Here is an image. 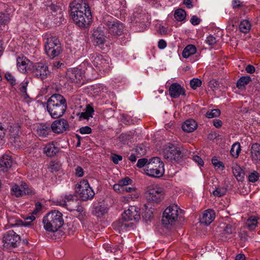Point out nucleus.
<instances>
[{
  "label": "nucleus",
  "instance_id": "864d4df0",
  "mask_svg": "<svg viewBox=\"0 0 260 260\" xmlns=\"http://www.w3.org/2000/svg\"><path fill=\"white\" fill-rule=\"evenodd\" d=\"M56 16H51L50 15V20L51 21V26L52 27H56L57 26H59L61 23L62 21H63V18L61 20H59L58 22H56Z\"/></svg>",
  "mask_w": 260,
  "mask_h": 260
},
{
  "label": "nucleus",
  "instance_id": "1a4fd4ad",
  "mask_svg": "<svg viewBox=\"0 0 260 260\" xmlns=\"http://www.w3.org/2000/svg\"><path fill=\"white\" fill-rule=\"evenodd\" d=\"M21 241L19 235L14 231L10 230L3 236V241L4 246L7 248H15Z\"/></svg>",
  "mask_w": 260,
  "mask_h": 260
},
{
  "label": "nucleus",
  "instance_id": "37998d69",
  "mask_svg": "<svg viewBox=\"0 0 260 260\" xmlns=\"http://www.w3.org/2000/svg\"><path fill=\"white\" fill-rule=\"evenodd\" d=\"M94 212L96 216L100 217L107 212V209L104 206L99 205L95 207Z\"/></svg>",
  "mask_w": 260,
  "mask_h": 260
},
{
  "label": "nucleus",
  "instance_id": "dca6fc26",
  "mask_svg": "<svg viewBox=\"0 0 260 260\" xmlns=\"http://www.w3.org/2000/svg\"><path fill=\"white\" fill-rule=\"evenodd\" d=\"M52 131L56 134H61L69 129V124L68 121L64 119L61 118L55 120L51 124Z\"/></svg>",
  "mask_w": 260,
  "mask_h": 260
},
{
  "label": "nucleus",
  "instance_id": "4468645a",
  "mask_svg": "<svg viewBox=\"0 0 260 260\" xmlns=\"http://www.w3.org/2000/svg\"><path fill=\"white\" fill-rule=\"evenodd\" d=\"M105 3L106 9L111 14L120 11L126 5L125 0H105Z\"/></svg>",
  "mask_w": 260,
  "mask_h": 260
},
{
  "label": "nucleus",
  "instance_id": "338daca9",
  "mask_svg": "<svg viewBox=\"0 0 260 260\" xmlns=\"http://www.w3.org/2000/svg\"><path fill=\"white\" fill-rule=\"evenodd\" d=\"M122 157L121 155H117L116 154H113L112 155V160L115 164H118L120 160H121Z\"/></svg>",
  "mask_w": 260,
  "mask_h": 260
},
{
  "label": "nucleus",
  "instance_id": "a18cd8bd",
  "mask_svg": "<svg viewBox=\"0 0 260 260\" xmlns=\"http://www.w3.org/2000/svg\"><path fill=\"white\" fill-rule=\"evenodd\" d=\"M232 169L233 174L237 179L242 178L244 173L241 168L239 166L236 165L233 167Z\"/></svg>",
  "mask_w": 260,
  "mask_h": 260
},
{
  "label": "nucleus",
  "instance_id": "ddd939ff",
  "mask_svg": "<svg viewBox=\"0 0 260 260\" xmlns=\"http://www.w3.org/2000/svg\"><path fill=\"white\" fill-rule=\"evenodd\" d=\"M61 204L66 206L69 211L73 212L75 215L78 217H82L85 214L84 208L80 205V202L77 198L72 200L71 202L62 203Z\"/></svg>",
  "mask_w": 260,
  "mask_h": 260
},
{
  "label": "nucleus",
  "instance_id": "2eb2a0df",
  "mask_svg": "<svg viewBox=\"0 0 260 260\" xmlns=\"http://www.w3.org/2000/svg\"><path fill=\"white\" fill-rule=\"evenodd\" d=\"M113 228L118 231L119 233L127 232L133 230L135 228V224L128 220H125L122 216V218L118 220L113 223Z\"/></svg>",
  "mask_w": 260,
  "mask_h": 260
},
{
  "label": "nucleus",
  "instance_id": "f257e3e1",
  "mask_svg": "<svg viewBox=\"0 0 260 260\" xmlns=\"http://www.w3.org/2000/svg\"><path fill=\"white\" fill-rule=\"evenodd\" d=\"M71 16L76 24L84 27L88 24L91 14L85 0H74L70 3Z\"/></svg>",
  "mask_w": 260,
  "mask_h": 260
},
{
  "label": "nucleus",
  "instance_id": "7ed1b4c3",
  "mask_svg": "<svg viewBox=\"0 0 260 260\" xmlns=\"http://www.w3.org/2000/svg\"><path fill=\"white\" fill-rule=\"evenodd\" d=\"M179 211H181V209L177 205L167 207L163 213L162 223L166 226L174 224L178 219Z\"/></svg>",
  "mask_w": 260,
  "mask_h": 260
},
{
  "label": "nucleus",
  "instance_id": "7c9ffc66",
  "mask_svg": "<svg viewBox=\"0 0 260 260\" xmlns=\"http://www.w3.org/2000/svg\"><path fill=\"white\" fill-rule=\"evenodd\" d=\"M196 48L193 45H187L183 50L182 55L184 58H187L196 52Z\"/></svg>",
  "mask_w": 260,
  "mask_h": 260
},
{
  "label": "nucleus",
  "instance_id": "c9c22d12",
  "mask_svg": "<svg viewBox=\"0 0 260 260\" xmlns=\"http://www.w3.org/2000/svg\"><path fill=\"white\" fill-rule=\"evenodd\" d=\"M251 78L248 76H242L238 79L237 82V87L239 89H241L242 87H245L251 81Z\"/></svg>",
  "mask_w": 260,
  "mask_h": 260
},
{
  "label": "nucleus",
  "instance_id": "8fccbe9b",
  "mask_svg": "<svg viewBox=\"0 0 260 260\" xmlns=\"http://www.w3.org/2000/svg\"><path fill=\"white\" fill-rule=\"evenodd\" d=\"M21 186L24 194H32L34 193V191L31 188H29L25 183L21 184Z\"/></svg>",
  "mask_w": 260,
  "mask_h": 260
},
{
  "label": "nucleus",
  "instance_id": "0eeeda50",
  "mask_svg": "<svg viewBox=\"0 0 260 260\" xmlns=\"http://www.w3.org/2000/svg\"><path fill=\"white\" fill-rule=\"evenodd\" d=\"M51 220L50 221V233L57 232L63 224L64 221L62 213L58 210L50 212Z\"/></svg>",
  "mask_w": 260,
  "mask_h": 260
},
{
  "label": "nucleus",
  "instance_id": "f8f14e48",
  "mask_svg": "<svg viewBox=\"0 0 260 260\" xmlns=\"http://www.w3.org/2000/svg\"><path fill=\"white\" fill-rule=\"evenodd\" d=\"M34 75L42 81L47 79L49 73L48 67L47 63L42 62H37L32 66Z\"/></svg>",
  "mask_w": 260,
  "mask_h": 260
},
{
  "label": "nucleus",
  "instance_id": "680f3d73",
  "mask_svg": "<svg viewBox=\"0 0 260 260\" xmlns=\"http://www.w3.org/2000/svg\"><path fill=\"white\" fill-rule=\"evenodd\" d=\"M49 213H47L44 217L43 219V223L44 224V228L46 231H49V219L48 216Z\"/></svg>",
  "mask_w": 260,
  "mask_h": 260
},
{
  "label": "nucleus",
  "instance_id": "6e6552de",
  "mask_svg": "<svg viewBox=\"0 0 260 260\" xmlns=\"http://www.w3.org/2000/svg\"><path fill=\"white\" fill-rule=\"evenodd\" d=\"M145 196L149 202L158 203L163 200L164 192L161 188L150 186L146 192Z\"/></svg>",
  "mask_w": 260,
  "mask_h": 260
},
{
  "label": "nucleus",
  "instance_id": "bb28decb",
  "mask_svg": "<svg viewBox=\"0 0 260 260\" xmlns=\"http://www.w3.org/2000/svg\"><path fill=\"white\" fill-rule=\"evenodd\" d=\"M66 104V99L59 94H53L50 97V110L51 106H57L59 104Z\"/></svg>",
  "mask_w": 260,
  "mask_h": 260
},
{
  "label": "nucleus",
  "instance_id": "c03bdc74",
  "mask_svg": "<svg viewBox=\"0 0 260 260\" xmlns=\"http://www.w3.org/2000/svg\"><path fill=\"white\" fill-rule=\"evenodd\" d=\"M12 193L17 197H19L23 195L22 188L18 185L15 184L11 188Z\"/></svg>",
  "mask_w": 260,
  "mask_h": 260
},
{
  "label": "nucleus",
  "instance_id": "3c124183",
  "mask_svg": "<svg viewBox=\"0 0 260 260\" xmlns=\"http://www.w3.org/2000/svg\"><path fill=\"white\" fill-rule=\"evenodd\" d=\"M259 177V174L256 171L251 173L248 176L249 181L251 182H255L257 181Z\"/></svg>",
  "mask_w": 260,
  "mask_h": 260
},
{
  "label": "nucleus",
  "instance_id": "2f4dec72",
  "mask_svg": "<svg viewBox=\"0 0 260 260\" xmlns=\"http://www.w3.org/2000/svg\"><path fill=\"white\" fill-rule=\"evenodd\" d=\"M223 229V233L225 234H232L235 232L236 225L234 223H223L221 227Z\"/></svg>",
  "mask_w": 260,
  "mask_h": 260
},
{
  "label": "nucleus",
  "instance_id": "6ab92c4d",
  "mask_svg": "<svg viewBox=\"0 0 260 260\" xmlns=\"http://www.w3.org/2000/svg\"><path fill=\"white\" fill-rule=\"evenodd\" d=\"M84 74L81 69L74 68L68 71L67 76L72 82H78L84 76Z\"/></svg>",
  "mask_w": 260,
  "mask_h": 260
},
{
  "label": "nucleus",
  "instance_id": "aec40b11",
  "mask_svg": "<svg viewBox=\"0 0 260 260\" xmlns=\"http://www.w3.org/2000/svg\"><path fill=\"white\" fill-rule=\"evenodd\" d=\"M67 109L66 104H59L57 106H51L50 110V115L53 118H58L62 116Z\"/></svg>",
  "mask_w": 260,
  "mask_h": 260
},
{
  "label": "nucleus",
  "instance_id": "9d476101",
  "mask_svg": "<svg viewBox=\"0 0 260 260\" xmlns=\"http://www.w3.org/2000/svg\"><path fill=\"white\" fill-rule=\"evenodd\" d=\"M91 41L100 48H103L106 42L104 31L100 27L94 28L92 31Z\"/></svg>",
  "mask_w": 260,
  "mask_h": 260
},
{
  "label": "nucleus",
  "instance_id": "774afa93",
  "mask_svg": "<svg viewBox=\"0 0 260 260\" xmlns=\"http://www.w3.org/2000/svg\"><path fill=\"white\" fill-rule=\"evenodd\" d=\"M219 85V82L216 79H212L209 82V86L211 88H218Z\"/></svg>",
  "mask_w": 260,
  "mask_h": 260
},
{
  "label": "nucleus",
  "instance_id": "5701e85b",
  "mask_svg": "<svg viewBox=\"0 0 260 260\" xmlns=\"http://www.w3.org/2000/svg\"><path fill=\"white\" fill-rule=\"evenodd\" d=\"M50 172L53 175L55 180H56L55 183H57V177L59 178L62 174L61 164L58 161H51L50 163Z\"/></svg>",
  "mask_w": 260,
  "mask_h": 260
},
{
  "label": "nucleus",
  "instance_id": "9b49d317",
  "mask_svg": "<svg viewBox=\"0 0 260 260\" xmlns=\"http://www.w3.org/2000/svg\"><path fill=\"white\" fill-rule=\"evenodd\" d=\"M63 49L61 43L55 37H50V59L58 57L62 53Z\"/></svg>",
  "mask_w": 260,
  "mask_h": 260
},
{
  "label": "nucleus",
  "instance_id": "5fc2aeb1",
  "mask_svg": "<svg viewBox=\"0 0 260 260\" xmlns=\"http://www.w3.org/2000/svg\"><path fill=\"white\" fill-rule=\"evenodd\" d=\"M119 182L120 184L123 187L127 186L129 184H131L132 183V180L129 177H125L123 179H122L119 181Z\"/></svg>",
  "mask_w": 260,
  "mask_h": 260
},
{
  "label": "nucleus",
  "instance_id": "69168bd1",
  "mask_svg": "<svg viewBox=\"0 0 260 260\" xmlns=\"http://www.w3.org/2000/svg\"><path fill=\"white\" fill-rule=\"evenodd\" d=\"M123 187H122L119 182L118 183L113 185V189L117 192L123 193Z\"/></svg>",
  "mask_w": 260,
  "mask_h": 260
},
{
  "label": "nucleus",
  "instance_id": "a19ab883",
  "mask_svg": "<svg viewBox=\"0 0 260 260\" xmlns=\"http://www.w3.org/2000/svg\"><path fill=\"white\" fill-rule=\"evenodd\" d=\"M16 133V134L11 135L10 136V142L12 143H14L15 145H17L18 146H20V139L19 136L18 135V133L19 131V126H17L15 127Z\"/></svg>",
  "mask_w": 260,
  "mask_h": 260
},
{
  "label": "nucleus",
  "instance_id": "a211bd4d",
  "mask_svg": "<svg viewBox=\"0 0 260 260\" xmlns=\"http://www.w3.org/2000/svg\"><path fill=\"white\" fill-rule=\"evenodd\" d=\"M169 91L171 97L174 99L178 98L180 95H185L184 89L177 83H172L170 86Z\"/></svg>",
  "mask_w": 260,
  "mask_h": 260
},
{
  "label": "nucleus",
  "instance_id": "bf43d9fd",
  "mask_svg": "<svg viewBox=\"0 0 260 260\" xmlns=\"http://www.w3.org/2000/svg\"><path fill=\"white\" fill-rule=\"evenodd\" d=\"M212 163L214 167H217V168H220L221 167H222V170L224 168V167L223 165V163L221 161H219L216 158H212Z\"/></svg>",
  "mask_w": 260,
  "mask_h": 260
},
{
  "label": "nucleus",
  "instance_id": "13d9d810",
  "mask_svg": "<svg viewBox=\"0 0 260 260\" xmlns=\"http://www.w3.org/2000/svg\"><path fill=\"white\" fill-rule=\"evenodd\" d=\"M28 83V82L27 80V81H24L20 84L19 90L20 91L21 93H23L26 91Z\"/></svg>",
  "mask_w": 260,
  "mask_h": 260
},
{
  "label": "nucleus",
  "instance_id": "4d7b16f0",
  "mask_svg": "<svg viewBox=\"0 0 260 260\" xmlns=\"http://www.w3.org/2000/svg\"><path fill=\"white\" fill-rule=\"evenodd\" d=\"M232 6L234 9H236L243 7L244 5L239 0H233L232 1Z\"/></svg>",
  "mask_w": 260,
  "mask_h": 260
},
{
  "label": "nucleus",
  "instance_id": "b1692460",
  "mask_svg": "<svg viewBox=\"0 0 260 260\" xmlns=\"http://www.w3.org/2000/svg\"><path fill=\"white\" fill-rule=\"evenodd\" d=\"M50 15L51 16H56V22L62 19L63 7L62 8L61 6L54 5L52 3L50 6Z\"/></svg>",
  "mask_w": 260,
  "mask_h": 260
},
{
  "label": "nucleus",
  "instance_id": "4c0bfd02",
  "mask_svg": "<svg viewBox=\"0 0 260 260\" xmlns=\"http://www.w3.org/2000/svg\"><path fill=\"white\" fill-rule=\"evenodd\" d=\"M241 146L239 142H236L233 144L230 150V153L234 157L237 158L239 156Z\"/></svg>",
  "mask_w": 260,
  "mask_h": 260
},
{
  "label": "nucleus",
  "instance_id": "09e8293b",
  "mask_svg": "<svg viewBox=\"0 0 260 260\" xmlns=\"http://www.w3.org/2000/svg\"><path fill=\"white\" fill-rule=\"evenodd\" d=\"M202 85V81L198 78H193L190 81V85L192 89H196Z\"/></svg>",
  "mask_w": 260,
  "mask_h": 260
},
{
  "label": "nucleus",
  "instance_id": "052dcab7",
  "mask_svg": "<svg viewBox=\"0 0 260 260\" xmlns=\"http://www.w3.org/2000/svg\"><path fill=\"white\" fill-rule=\"evenodd\" d=\"M206 42L209 46H212L216 43V39L212 36H209L207 38Z\"/></svg>",
  "mask_w": 260,
  "mask_h": 260
},
{
  "label": "nucleus",
  "instance_id": "79ce46f5",
  "mask_svg": "<svg viewBox=\"0 0 260 260\" xmlns=\"http://www.w3.org/2000/svg\"><path fill=\"white\" fill-rule=\"evenodd\" d=\"M104 248L108 252H113L115 253L118 251H121L123 250V246L121 245H115L114 246H111V245L109 244H104Z\"/></svg>",
  "mask_w": 260,
  "mask_h": 260
},
{
  "label": "nucleus",
  "instance_id": "412c9836",
  "mask_svg": "<svg viewBox=\"0 0 260 260\" xmlns=\"http://www.w3.org/2000/svg\"><path fill=\"white\" fill-rule=\"evenodd\" d=\"M13 160L9 155H4L0 158V172H6L12 167Z\"/></svg>",
  "mask_w": 260,
  "mask_h": 260
},
{
  "label": "nucleus",
  "instance_id": "473e14b6",
  "mask_svg": "<svg viewBox=\"0 0 260 260\" xmlns=\"http://www.w3.org/2000/svg\"><path fill=\"white\" fill-rule=\"evenodd\" d=\"M258 218L256 216H250L247 220L246 225L250 230H253L255 229L257 224Z\"/></svg>",
  "mask_w": 260,
  "mask_h": 260
},
{
  "label": "nucleus",
  "instance_id": "393cba45",
  "mask_svg": "<svg viewBox=\"0 0 260 260\" xmlns=\"http://www.w3.org/2000/svg\"><path fill=\"white\" fill-rule=\"evenodd\" d=\"M215 217V213L212 209H207L204 212L200 221L202 223L206 225H209L214 220Z\"/></svg>",
  "mask_w": 260,
  "mask_h": 260
},
{
  "label": "nucleus",
  "instance_id": "20e7f679",
  "mask_svg": "<svg viewBox=\"0 0 260 260\" xmlns=\"http://www.w3.org/2000/svg\"><path fill=\"white\" fill-rule=\"evenodd\" d=\"M103 24L109 33L113 35L120 36L123 32V24L111 17L105 18L103 20Z\"/></svg>",
  "mask_w": 260,
  "mask_h": 260
},
{
  "label": "nucleus",
  "instance_id": "c756f323",
  "mask_svg": "<svg viewBox=\"0 0 260 260\" xmlns=\"http://www.w3.org/2000/svg\"><path fill=\"white\" fill-rule=\"evenodd\" d=\"M37 134L42 137L45 138L49 134V126L46 124H40L37 128Z\"/></svg>",
  "mask_w": 260,
  "mask_h": 260
},
{
  "label": "nucleus",
  "instance_id": "6e6d98bb",
  "mask_svg": "<svg viewBox=\"0 0 260 260\" xmlns=\"http://www.w3.org/2000/svg\"><path fill=\"white\" fill-rule=\"evenodd\" d=\"M5 78L12 85H15L16 84V80L14 77L12 76L10 73H6L5 74Z\"/></svg>",
  "mask_w": 260,
  "mask_h": 260
},
{
  "label": "nucleus",
  "instance_id": "4be33fe9",
  "mask_svg": "<svg viewBox=\"0 0 260 260\" xmlns=\"http://www.w3.org/2000/svg\"><path fill=\"white\" fill-rule=\"evenodd\" d=\"M181 152L174 145H172L169 146V150L166 153L165 156L166 158L171 160H178L181 157Z\"/></svg>",
  "mask_w": 260,
  "mask_h": 260
},
{
  "label": "nucleus",
  "instance_id": "e433bc0d",
  "mask_svg": "<svg viewBox=\"0 0 260 260\" xmlns=\"http://www.w3.org/2000/svg\"><path fill=\"white\" fill-rule=\"evenodd\" d=\"M174 16L176 20L182 21L185 19L186 13L183 9H178L175 11Z\"/></svg>",
  "mask_w": 260,
  "mask_h": 260
},
{
  "label": "nucleus",
  "instance_id": "72a5a7b5",
  "mask_svg": "<svg viewBox=\"0 0 260 260\" xmlns=\"http://www.w3.org/2000/svg\"><path fill=\"white\" fill-rule=\"evenodd\" d=\"M124 192H129L128 198L134 200L139 197V193L136 191V188L132 187L125 186L123 188V193Z\"/></svg>",
  "mask_w": 260,
  "mask_h": 260
},
{
  "label": "nucleus",
  "instance_id": "603ef678",
  "mask_svg": "<svg viewBox=\"0 0 260 260\" xmlns=\"http://www.w3.org/2000/svg\"><path fill=\"white\" fill-rule=\"evenodd\" d=\"M58 151V147L55 146V144L54 142L50 143V156L55 155Z\"/></svg>",
  "mask_w": 260,
  "mask_h": 260
},
{
  "label": "nucleus",
  "instance_id": "ea45409f",
  "mask_svg": "<svg viewBox=\"0 0 260 260\" xmlns=\"http://www.w3.org/2000/svg\"><path fill=\"white\" fill-rule=\"evenodd\" d=\"M227 191L226 188L222 186H218L212 191V193L215 197H221L224 196Z\"/></svg>",
  "mask_w": 260,
  "mask_h": 260
},
{
  "label": "nucleus",
  "instance_id": "49530a36",
  "mask_svg": "<svg viewBox=\"0 0 260 260\" xmlns=\"http://www.w3.org/2000/svg\"><path fill=\"white\" fill-rule=\"evenodd\" d=\"M220 115V111L218 109H212L208 111L206 114V117L208 118H212L218 117Z\"/></svg>",
  "mask_w": 260,
  "mask_h": 260
},
{
  "label": "nucleus",
  "instance_id": "de8ad7c7",
  "mask_svg": "<svg viewBox=\"0 0 260 260\" xmlns=\"http://www.w3.org/2000/svg\"><path fill=\"white\" fill-rule=\"evenodd\" d=\"M10 21L8 14L0 12V26L7 24Z\"/></svg>",
  "mask_w": 260,
  "mask_h": 260
},
{
  "label": "nucleus",
  "instance_id": "58836bf2",
  "mask_svg": "<svg viewBox=\"0 0 260 260\" xmlns=\"http://www.w3.org/2000/svg\"><path fill=\"white\" fill-rule=\"evenodd\" d=\"M145 211L142 213V217L145 221L150 220L153 218L154 209L150 208L147 209L146 206H144Z\"/></svg>",
  "mask_w": 260,
  "mask_h": 260
},
{
  "label": "nucleus",
  "instance_id": "f03ea898",
  "mask_svg": "<svg viewBox=\"0 0 260 260\" xmlns=\"http://www.w3.org/2000/svg\"><path fill=\"white\" fill-rule=\"evenodd\" d=\"M146 174L153 177H160L164 173V163L158 157H154L149 160L145 168Z\"/></svg>",
  "mask_w": 260,
  "mask_h": 260
},
{
  "label": "nucleus",
  "instance_id": "e2e57ef3",
  "mask_svg": "<svg viewBox=\"0 0 260 260\" xmlns=\"http://www.w3.org/2000/svg\"><path fill=\"white\" fill-rule=\"evenodd\" d=\"M147 161H148L147 159H146L145 158L139 159L138 160V162L137 164V166L139 168H141L143 167L145 165H147V164H148V163H147Z\"/></svg>",
  "mask_w": 260,
  "mask_h": 260
},
{
  "label": "nucleus",
  "instance_id": "cd10ccee",
  "mask_svg": "<svg viewBox=\"0 0 260 260\" xmlns=\"http://www.w3.org/2000/svg\"><path fill=\"white\" fill-rule=\"evenodd\" d=\"M29 60L26 57H18L17 58V66L19 71L22 73L26 72V68Z\"/></svg>",
  "mask_w": 260,
  "mask_h": 260
},
{
  "label": "nucleus",
  "instance_id": "39448f33",
  "mask_svg": "<svg viewBox=\"0 0 260 260\" xmlns=\"http://www.w3.org/2000/svg\"><path fill=\"white\" fill-rule=\"evenodd\" d=\"M93 57V63L98 71L106 73L110 71L111 61L108 56L96 54Z\"/></svg>",
  "mask_w": 260,
  "mask_h": 260
},
{
  "label": "nucleus",
  "instance_id": "423d86ee",
  "mask_svg": "<svg viewBox=\"0 0 260 260\" xmlns=\"http://www.w3.org/2000/svg\"><path fill=\"white\" fill-rule=\"evenodd\" d=\"M77 185V192L82 201H86L93 198L95 193L87 180H81Z\"/></svg>",
  "mask_w": 260,
  "mask_h": 260
},
{
  "label": "nucleus",
  "instance_id": "c85d7f7f",
  "mask_svg": "<svg viewBox=\"0 0 260 260\" xmlns=\"http://www.w3.org/2000/svg\"><path fill=\"white\" fill-rule=\"evenodd\" d=\"M251 154L253 161L258 162L260 160V145L258 143H254L251 147Z\"/></svg>",
  "mask_w": 260,
  "mask_h": 260
},
{
  "label": "nucleus",
  "instance_id": "0e129e2a",
  "mask_svg": "<svg viewBox=\"0 0 260 260\" xmlns=\"http://www.w3.org/2000/svg\"><path fill=\"white\" fill-rule=\"evenodd\" d=\"M79 132L82 134H89L91 132V128L88 126L82 127L79 129Z\"/></svg>",
  "mask_w": 260,
  "mask_h": 260
},
{
  "label": "nucleus",
  "instance_id": "f704fd0d",
  "mask_svg": "<svg viewBox=\"0 0 260 260\" xmlns=\"http://www.w3.org/2000/svg\"><path fill=\"white\" fill-rule=\"evenodd\" d=\"M251 28V24L248 20H243L239 24L240 30L243 33H247Z\"/></svg>",
  "mask_w": 260,
  "mask_h": 260
},
{
  "label": "nucleus",
  "instance_id": "a878e982",
  "mask_svg": "<svg viewBox=\"0 0 260 260\" xmlns=\"http://www.w3.org/2000/svg\"><path fill=\"white\" fill-rule=\"evenodd\" d=\"M197 122L193 119H190L186 120L182 125L183 131L187 133H191L193 132L197 127Z\"/></svg>",
  "mask_w": 260,
  "mask_h": 260
},
{
  "label": "nucleus",
  "instance_id": "f3484780",
  "mask_svg": "<svg viewBox=\"0 0 260 260\" xmlns=\"http://www.w3.org/2000/svg\"><path fill=\"white\" fill-rule=\"evenodd\" d=\"M122 216L125 220H128L131 222L138 221L140 219V209L136 206H131L124 211Z\"/></svg>",
  "mask_w": 260,
  "mask_h": 260
}]
</instances>
